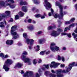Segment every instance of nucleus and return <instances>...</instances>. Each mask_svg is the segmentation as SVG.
<instances>
[{"label": "nucleus", "instance_id": "obj_1", "mask_svg": "<svg viewBox=\"0 0 77 77\" xmlns=\"http://www.w3.org/2000/svg\"><path fill=\"white\" fill-rule=\"evenodd\" d=\"M75 65V62H73L72 63H70L69 64L68 68L67 69L66 71L65 70H62L61 69L58 70L57 71V77H63V75L62 74H61V72H64V73H66L69 71H70L71 69H72V67L74 66Z\"/></svg>", "mask_w": 77, "mask_h": 77}, {"label": "nucleus", "instance_id": "obj_2", "mask_svg": "<svg viewBox=\"0 0 77 77\" xmlns=\"http://www.w3.org/2000/svg\"><path fill=\"white\" fill-rule=\"evenodd\" d=\"M12 3H14V1L13 0H6L5 1H2L0 2V5L3 7H5L6 6H9L11 8H14L15 7V5H12L11 3H6L8 2H10Z\"/></svg>", "mask_w": 77, "mask_h": 77}, {"label": "nucleus", "instance_id": "obj_3", "mask_svg": "<svg viewBox=\"0 0 77 77\" xmlns=\"http://www.w3.org/2000/svg\"><path fill=\"white\" fill-rule=\"evenodd\" d=\"M56 5L57 6H59V8H60V15L59 16V15L56 14L54 16V18H59V19H60L63 16V13L62 12L63 9V6L60 4V3L58 2H56Z\"/></svg>", "mask_w": 77, "mask_h": 77}, {"label": "nucleus", "instance_id": "obj_4", "mask_svg": "<svg viewBox=\"0 0 77 77\" xmlns=\"http://www.w3.org/2000/svg\"><path fill=\"white\" fill-rule=\"evenodd\" d=\"M13 63V61L11 59H7V61L4 63L3 66V68L5 70V71H8L9 69V68L8 67V66L11 65H12Z\"/></svg>", "mask_w": 77, "mask_h": 77}, {"label": "nucleus", "instance_id": "obj_5", "mask_svg": "<svg viewBox=\"0 0 77 77\" xmlns=\"http://www.w3.org/2000/svg\"><path fill=\"white\" fill-rule=\"evenodd\" d=\"M23 55L21 56V58L23 60H24V62H28V65H31L32 63L30 62V59L29 58H26L25 56L24 55H27V52L26 51H24L23 53Z\"/></svg>", "mask_w": 77, "mask_h": 77}, {"label": "nucleus", "instance_id": "obj_6", "mask_svg": "<svg viewBox=\"0 0 77 77\" xmlns=\"http://www.w3.org/2000/svg\"><path fill=\"white\" fill-rule=\"evenodd\" d=\"M17 29V26H13L11 28L12 29L11 30V33L13 35V39H17V38L19 37V35H18V34L17 32H13L15 31V30H14L13 29Z\"/></svg>", "mask_w": 77, "mask_h": 77}, {"label": "nucleus", "instance_id": "obj_7", "mask_svg": "<svg viewBox=\"0 0 77 77\" xmlns=\"http://www.w3.org/2000/svg\"><path fill=\"white\" fill-rule=\"evenodd\" d=\"M57 32H58V33H57V32H56L55 31H53L51 34V36H53L54 37H56L57 36H58L60 34V33L61 32H62V29L60 28H58L57 29Z\"/></svg>", "mask_w": 77, "mask_h": 77}, {"label": "nucleus", "instance_id": "obj_8", "mask_svg": "<svg viewBox=\"0 0 77 77\" xmlns=\"http://www.w3.org/2000/svg\"><path fill=\"white\" fill-rule=\"evenodd\" d=\"M56 44L54 43H51V44L50 48L51 50L54 52L56 51H58L59 50V48L57 46H55V47H53L54 45H55Z\"/></svg>", "mask_w": 77, "mask_h": 77}, {"label": "nucleus", "instance_id": "obj_9", "mask_svg": "<svg viewBox=\"0 0 77 77\" xmlns=\"http://www.w3.org/2000/svg\"><path fill=\"white\" fill-rule=\"evenodd\" d=\"M25 42L27 44H29L30 45H33L34 41L32 39H29L28 38H25Z\"/></svg>", "mask_w": 77, "mask_h": 77}, {"label": "nucleus", "instance_id": "obj_10", "mask_svg": "<svg viewBox=\"0 0 77 77\" xmlns=\"http://www.w3.org/2000/svg\"><path fill=\"white\" fill-rule=\"evenodd\" d=\"M44 5L45 7V8L47 10H48L51 8V4L48 2L47 0H45Z\"/></svg>", "mask_w": 77, "mask_h": 77}, {"label": "nucleus", "instance_id": "obj_11", "mask_svg": "<svg viewBox=\"0 0 77 77\" xmlns=\"http://www.w3.org/2000/svg\"><path fill=\"white\" fill-rule=\"evenodd\" d=\"M33 75V72L30 71H28L26 72V74L23 75V77H32Z\"/></svg>", "mask_w": 77, "mask_h": 77}, {"label": "nucleus", "instance_id": "obj_12", "mask_svg": "<svg viewBox=\"0 0 77 77\" xmlns=\"http://www.w3.org/2000/svg\"><path fill=\"white\" fill-rule=\"evenodd\" d=\"M60 63H56L54 62H52L51 63V64L50 65L51 68H57V65H60Z\"/></svg>", "mask_w": 77, "mask_h": 77}, {"label": "nucleus", "instance_id": "obj_13", "mask_svg": "<svg viewBox=\"0 0 77 77\" xmlns=\"http://www.w3.org/2000/svg\"><path fill=\"white\" fill-rule=\"evenodd\" d=\"M45 74L46 75H49V77H56V75L53 74L51 73H50V72L46 71L45 72Z\"/></svg>", "mask_w": 77, "mask_h": 77}, {"label": "nucleus", "instance_id": "obj_14", "mask_svg": "<svg viewBox=\"0 0 77 77\" xmlns=\"http://www.w3.org/2000/svg\"><path fill=\"white\" fill-rule=\"evenodd\" d=\"M10 13H11V12L9 11H6L5 12V14H3L2 15V17H6L7 16H8V15H9L10 14Z\"/></svg>", "mask_w": 77, "mask_h": 77}, {"label": "nucleus", "instance_id": "obj_15", "mask_svg": "<svg viewBox=\"0 0 77 77\" xmlns=\"http://www.w3.org/2000/svg\"><path fill=\"white\" fill-rule=\"evenodd\" d=\"M23 66V64L20 63H17L15 66V68H17V67L18 68H21V66Z\"/></svg>", "mask_w": 77, "mask_h": 77}, {"label": "nucleus", "instance_id": "obj_16", "mask_svg": "<svg viewBox=\"0 0 77 77\" xmlns=\"http://www.w3.org/2000/svg\"><path fill=\"white\" fill-rule=\"evenodd\" d=\"M6 44L8 45H12L13 44V40H7L6 42Z\"/></svg>", "mask_w": 77, "mask_h": 77}, {"label": "nucleus", "instance_id": "obj_17", "mask_svg": "<svg viewBox=\"0 0 77 77\" xmlns=\"http://www.w3.org/2000/svg\"><path fill=\"white\" fill-rule=\"evenodd\" d=\"M27 28L29 30H33L34 29V26H28Z\"/></svg>", "mask_w": 77, "mask_h": 77}, {"label": "nucleus", "instance_id": "obj_18", "mask_svg": "<svg viewBox=\"0 0 77 77\" xmlns=\"http://www.w3.org/2000/svg\"><path fill=\"white\" fill-rule=\"evenodd\" d=\"M61 35L62 36H63V35H67L69 38H71V34L70 33L68 34L67 33H62Z\"/></svg>", "mask_w": 77, "mask_h": 77}, {"label": "nucleus", "instance_id": "obj_19", "mask_svg": "<svg viewBox=\"0 0 77 77\" xmlns=\"http://www.w3.org/2000/svg\"><path fill=\"white\" fill-rule=\"evenodd\" d=\"M20 5L21 6L23 5H27V3L26 2H23V1H22L20 2Z\"/></svg>", "mask_w": 77, "mask_h": 77}, {"label": "nucleus", "instance_id": "obj_20", "mask_svg": "<svg viewBox=\"0 0 77 77\" xmlns=\"http://www.w3.org/2000/svg\"><path fill=\"white\" fill-rule=\"evenodd\" d=\"M22 10L25 12H27V7L26 6H23L22 8Z\"/></svg>", "mask_w": 77, "mask_h": 77}, {"label": "nucleus", "instance_id": "obj_21", "mask_svg": "<svg viewBox=\"0 0 77 77\" xmlns=\"http://www.w3.org/2000/svg\"><path fill=\"white\" fill-rule=\"evenodd\" d=\"M47 68L48 69L49 68L48 67V65H44L43 66V68H42V70H45V68Z\"/></svg>", "mask_w": 77, "mask_h": 77}, {"label": "nucleus", "instance_id": "obj_22", "mask_svg": "<svg viewBox=\"0 0 77 77\" xmlns=\"http://www.w3.org/2000/svg\"><path fill=\"white\" fill-rule=\"evenodd\" d=\"M51 13H49L48 14V15L49 17H51V15H53L54 11H53V10L52 8H51Z\"/></svg>", "mask_w": 77, "mask_h": 77}, {"label": "nucleus", "instance_id": "obj_23", "mask_svg": "<svg viewBox=\"0 0 77 77\" xmlns=\"http://www.w3.org/2000/svg\"><path fill=\"white\" fill-rule=\"evenodd\" d=\"M19 14L20 16V17H23V16L24 15V13L23 12H22L21 11H20L19 13Z\"/></svg>", "mask_w": 77, "mask_h": 77}, {"label": "nucleus", "instance_id": "obj_24", "mask_svg": "<svg viewBox=\"0 0 77 77\" xmlns=\"http://www.w3.org/2000/svg\"><path fill=\"white\" fill-rule=\"evenodd\" d=\"M33 2H34L35 4H39L40 3L39 0H33Z\"/></svg>", "mask_w": 77, "mask_h": 77}, {"label": "nucleus", "instance_id": "obj_25", "mask_svg": "<svg viewBox=\"0 0 77 77\" xmlns=\"http://www.w3.org/2000/svg\"><path fill=\"white\" fill-rule=\"evenodd\" d=\"M45 41V39H41L39 40V42L40 44L42 43V42H44Z\"/></svg>", "mask_w": 77, "mask_h": 77}, {"label": "nucleus", "instance_id": "obj_26", "mask_svg": "<svg viewBox=\"0 0 77 77\" xmlns=\"http://www.w3.org/2000/svg\"><path fill=\"white\" fill-rule=\"evenodd\" d=\"M72 36H73L74 39H75L76 40V39H77V38H76V37H77V34H75L73 32L72 33Z\"/></svg>", "mask_w": 77, "mask_h": 77}, {"label": "nucleus", "instance_id": "obj_27", "mask_svg": "<svg viewBox=\"0 0 77 77\" xmlns=\"http://www.w3.org/2000/svg\"><path fill=\"white\" fill-rule=\"evenodd\" d=\"M46 52V51H43L40 53V55H44L45 52Z\"/></svg>", "mask_w": 77, "mask_h": 77}, {"label": "nucleus", "instance_id": "obj_28", "mask_svg": "<svg viewBox=\"0 0 77 77\" xmlns=\"http://www.w3.org/2000/svg\"><path fill=\"white\" fill-rule=\"evenodd\" d=\"M55 26H54V27H53V26H49L48 28V30H51V29H54L55 28Z\"/></svg>", "mask_w": 77, "mask_h": 77}, {"label": "nucleus", "instance_id": "obj_29", "mask_svg": "<svg viewBox=\"0 0 77 77\" xmlns=\"http://www.w3.org/2000/svg\"><path fill=\"white\" fill-rule=\"evenodd\" d=\"M23 37L25 38H26L27 37V33H23Z\"/></svg>", "mask_w": 77, "mask_h": 77}, {"label": "nucleus", "instance_id": "obj_30", "mask_svg": "<svg viewBox=\"0 0 77 77\" xmlns=\"http://www.w3.org/2000/svg\"><path fill=\"white\" fill-rule=\"evenodd\" d=\"M41 16V15L39 14H37L35 15V17L36 18H39V17H40Z\"/></svg>", "mask_w": 77, "mask_h": 77}, {"label": "nucleus", "instance_id": "obj_31", "mask_svg": "<svg viewBox=\"0 0 77 77\" xmlns=\"http://www.w3.org/2000/svg\"><path fill=\"white\" fill-rule=\"evenodd\" d=\"M4 23L3 22H1V25H0V26L1 27L3 28V27H5V26L3 25Z\"/></svg>", "mask_w": 77, "mask_h": 77}, {"label": "nucleus", "instance_id": "obj_32", "mask_svg": "<svg viewBox=\"0 0 77 77\" xmlns=\"http://www.w3.org/2000/svg\"><path fill=\"white\" fill-rule=\"evenodd\" d=\"M33 63L34 65L36 64V63H37L36 60H33Z\"/></svg>", "mask_w": 77, "mask_h": 77}, {"label": "nucleus", "instance_id": "obj_33", "mask_svg": "<svg viewBox=\"0 0 77 77\" xmlns=\"http://www.w3.org/2000/svg\"><path fill=\"white\" fill-rule=\"evenodd\" d=\"M15 20H18L19 19V16L18 15H16L15 16Z\"/></svg>", "mask_w": 77, "mask_h": 77}, {"label": "nucleus", "instance_id": "obj_34", "mask_svg": "<svg viewBox=\"0 0 77 77\" xmlns=\"http://www.w3.org/2000/svg\"><path fill=\"white\" fill-rule=\"evenodd\" d=\"M74 27V23L70 25L69 26V28H70L71 27Z\"/></svg>", "mask_w": 77, "mask_h": 77}, {"label": "nucleus", "instance_id": "obj_35", "mask_svg": "<svg viewBox=\"0 0 77 77\" xmlns=\"http://www.w3.org/2000/svg\"><path fill=\"white\" fill-rule=\"evenodd\" d=\"M0 57H2L3 59V57H4V54L3 53H2L0 54Z\"/></svg>", "mask_w": 77, "mask_h": 77}, {"label": "nucleus", "instance_id": "obj_36", "mask_svg": "<svg viewBox=\"0 0 77 77\" xmlns=\"http://www.w3.org/2000/svg\"><path fill=\"white\" fill-rule=\"evenodd\" d=\"M74 20H75V19L74 18H72L70 20V23L71 22H73L74 21Z\"/></svg>", "mask_w": 77, "mask_h": 77}, {"label": "nucleus", "instance_id": "obj_37", "mask_svg": "<svg viewBox=\"0 0 77 77\" xmlns=\"http://www.w3.org/2000/svg\"><path fill=\"white\" fill-rule=\"evenodd\" d=\"M67 29H68L69 30V29L68 27H67L65 28V29H64V31L66 32Z\"/></svg>", "mask_w": 77, "mask_h": 77}, {"label": "nucleus", "instance_id": "obj_38", "mask_svg": "<svg viewBox=\"0 0 77 77\" xmlns=\"http://www.w3.org/2000/svg\"><path fill=\"white\" fill-rule=\"evenodd\" d=\"M39 46L37 45V48L38 49L37 50H36V51H39Z\"/></svg>", "mask_w": 77, "mask_h": 77}, {"label": "nucleus", "instance_id": "obj_39", "mask_svg": "<svg viewBox=\"0 0 77 77\" xmlns=\"http://www.w3.org/2000/svg\"><path fill=\"white\" fill-rule=\"evenodd\" d=\"M58 60H61V58L59 56V55L58 56Z\"/></svg>", "mask_w": 77, "mask_h": 77}, {"label": "nucleus", "instance_id": "obj_40", "mask_svg": "<svg viewBox=\"0 0 77 77\" xmlns=\"http://www.w3.org/2000/svg\"><path fill=\"white\" fill-rule=\"evenodd\" d=\"M9 57V56L8 55H5V57H3V59L4 58H7V57Z\"/></svg>", "mask_w": 77, "mask_h": 77}, {"label": "nucleus", "instance_id": "obj_41", "mask_svg": "<svg viewBox=\"0 0 77 77\" xmlns=\"http://www.w3.org/2000/svg\"><path fill=\"white\" fill-rule=\"evenodd\" d=\"M70 23H71L70 21H66L65 23V24H69Z\"/></svg>", "mask_w": 77, "mask_h": 77}, {"label": "nucleus", "instance_id": "obj_42", "mask_svg": "<svg viewBox=\"0 0 77 77\" xmlns=\"http://www.w3.org/2000/svg\"><path fill=\"white\" fill-rule=\"evenodd\" d=\"M42 32L41 31H39L38 32V35H40V34H41Z\"/></svg>", "mask_w": 77, "mask_h": 77}, {"label": "nucleus", "instance_id": "obj_43", "mask_svg": "<svg viewBox=\"0 0 77 77\" xmlns=\"http://www.w3.org/2000/svg\"><path fill=\"white\" fill-rule=\"evenodd\" d=\"M61 59H62V61L63 62H64V61H65V58H64V57H61Z\"/></svg>", "mask_w": 77, "mask_h": 77}, {"label": "nucleus", "instance_id": "obj_44", "mask_svg": "<svg viewBox=\"0 0 77 77\" xmlns=\"http://www.w3.org/2000/svg\"><path fill=\"white\" fill-rule=\"evenodd\" d=\"M49 53H50V51H48L46 52V54H49Z\"/></svg>", "mask_w": 77, "mask_h": 77}, {"label": "nucleus", "instance_id": "obj_45", "mask_svg": "<svg viewBox=\"0 0 77 77\" xmlns=\"http://www.w3.org/2000/svg\"><path fill=\"white\" fill-rule=\"evenodd\" d=\"M51 72L52 73H53L54 74V73H56V72H55V71H54V70H51Z\"/></svg>", "mask_w": 77, "mask_h": 77}, {"label": "nucleus", "instance_id": "obj_46", "mask_svg": "<svg viewBox=\"0 0 77 77\" xmlns=\"http://www.w3.org/2000/svg\"><path fill=\"white\" fill-rule=\"evenodd\" d=\"M28 21V23H31L32 21V20L31 19H29Z\"/></svg>", "mask_w": 77, "mask_h": 77}, {"label": "nucleus", "instance_id": "obj_47", "mask_svg": "<svg viewBox=\"0 0 77 77\" xmlns=\"http://www.w3.org/2000/svg\"><path fill=\"white\" fill-rule=\"evenodd\" d=\"M13 21V19L11 18V20L8 21L9 22H12Z\"/></svg>", "mask_w": 77, "mask_h": 77}, {"label": "nucleus", "instance_id": "obj_48", "mask_svg": "<svg viewBox=\"0 0 77 77\" xmlns=\"http://www.w3.org/2000/svg\"><path fill=\"white\" fill-rule=\"evenodd\" d=\"M41 17V18H42V19L45 18V16H42Z\"/></svg>", "mask_w": 77, "mask_h": 77}, {"label": "nucleus", "instance_id": "obj_49", "mask_svg": "<svg viewBox=\"0 0 77 77\" xmlns=\"http://www.w3.org/2000/svg\"><path fill=\"white\" fill-rule=\"evenodd\" d=\"M42 62V60H41V59H39V61H38V63H41Z\"/></svg>", "mask_w": 77, "mask_h": 77}, {"label": "nucleus", "instance_id": "obj_50", "mask_svg": "<svg viewBox=\"0 0 77 77\" xmlns=\"http://www.w3.org/2000/svg\"><path fill=\"white\" fill-rule=\"evenodd\" d=\"M60 66L61 67H64L65 66V65H64V64H61Z\"/></svg>", "mask_w": 77, "mask_h": 77}, {"label": "nucleus", "instance_id": "obj_51", "mask_svg": "<svg viewBox=\"0 0 77 77\" xmlns=\"http://www.w3.org/2000/svg\"><path fill=\"white\" fill-rule=\"evenodd\" d=\"M21 73L22 74H24V71L23 70H22L21 71Z\"/></svg>", "mask_w": 77, "mask_h": 77}, {"label": "nucleus", "instance_id": "obj_52", "mask_svg": "<svg viewBox=\"0 0 77 77\" xmlns=\"http://www.w3.org/2000/svg\"><path fill=\"white\" fill-rule=\"evenodd\" d=\"M32 23L33 24H36V21H35V20H33Z\"/></svg>", "mask_w": 77, "mask_h": 77}, {"label": "nucleus", "instance_id": "obj_53", "mask_svg": "<svg viewBox=\"0 0 77 77\" xmlns=\"http://www.w3.org/2000/svg\"><path fill=\"white\" fill-rule=\"evenodd\" d=\"M29 48L30 50H31V49L32 48V47L31 46H29Z\"/></svg>", "mask_w": 77, "mask_h": 77}, {"label": "nucleus", "instance_id": "obj_54", "mask_svg": "<svg viewBox=\"0 0 77 77\" xmlns=\"http://www.w3.org/2000/svg\"><path fill=\"white\" fill-rule=\"evenodd\" d=\"M66 49V48H65V47H63V50H65Z\"/></svg>", "mask_w": 77, "mask_h": 77}, {"label": "nucleus", "instance_id": "obj_55", "mask_svg": "<svg viewBox=\"0 0 77 77\" xmlns=\"http://www.w3.org/2000/svg\"><path fill=\"white\" fill-rule=\"evenodd\" d=\"M75 8L76 10H77V4L75 5Z\"/></svg>", "mask_w": 77, "mask_h": 77}, {"label": "nucleus", "instance_id": "obj_56", "mask_svg": "<svg viewBox=\"0 0 77 77\" xmlns=\"http://www.w3.org/2000/svg\"><path fill=\"white\" fill-rule=\"evenodd\" d=\"M4 23H5V24H6V20H4Z\"/></svg>", "mask_w": 77, "mask_h": 77}, {"label": "nucleus", "instance_id": "obj_57", "mask_svg": "<svg viewBox=\"0 0 77 77\" xmlns=\"http://www.w3.org/2000/svg\"><path fill=\"white\" fill-rule=\"evenodd\" d=\"M35 8H33L32 9V11H34V10H35Z\"/></svg>", "mask_w": 77, "mask_h": 77}, {"label": "nucleus", "instance_id": "obj_58", "mask_svg": "<svg viewBox=\"0 0 77 77\" xmlns=\"http://www.w3.org/2000/svg\"><path fill=\"white\" fill-rule=\"evenodd\" d=\"M2 20V17L0 16V21H1V20Z\"/></svg>", "mask_w": 77, "mask_h": 77}, {"label": "nucleus", "instance_id": "obj_59", "mask_svg": "<svg viewBox=\"0 0 77 77\" xmlns=\"http://www.w3.org/2000/svg\"><path fill=\"white\" fill-rule=\"evenodd\" d=\"M18 45H21V43H18Z\"/></svg>", "mask_w": 77, "mask_h": 77}, {"label": "nucleus", "instance_id": "obj_60", "mask_svg": "<svg viewBox=\"0 0 77 77\" xmlns=\"http://www.w3.org/2000/svg\"><path fill=\"white\" fill-rule=\"evenodd\" d=\"M64 9H66V6H65L64 7Z\"/></svg>", "mask_w": 77, "mask_h": 77}, {"label": "nucleus", "instance_id": "obj_61", "mask_svg": "<svg viewBox=\"0 0 77 77\" xmlns=\"http://www.w3.org/2000/svg\"><path fill=\"white\" fill-rule=\"evenodd\" d=\"M38 72H41V69H39V70H38Z\"/></svg>", "mask_w": 77, "mask_h": 77}, {"label": "nucleus", "instance_id": "obj_62", "mask_svg": "<svg viewBox=\"0 0 77 77\" xmlns=\"http://www.w3.org/2000/svg\"><path fill=\"white\" fill-rule=\"evenodd\" d=\"M44 15L45 16H46V14H45V13H44Z\"/></svg>", "mask_w": 77, "mask_h": 77}, {"label": "nucleus", "instance_id": "obj_63", "mask_svg": "<svg viewBox=\"0 0 77 77\" xmlns=\"http://www.w3.org/2000/svg\"><path fill=\"white\" fill-rule=\"evenodd\" d=\"M39 11L38 10H36V12H38Z\"/></svg>", "mask_w": 77, "mask_h": 77}, {"label": "nucleus", "instance_id": "obj_64", "mask_svg": "<svg viewBox=\"0 0 77 77\" xmlns=\"http://www.w3.org/2000/svg\"><path fill=\"white\" fill-rule=\"evenodd\" d=\"M73 2H76V0H73Z\"/></svg>", "mask_w": 77, "mask_h": 77}]
</instances>
